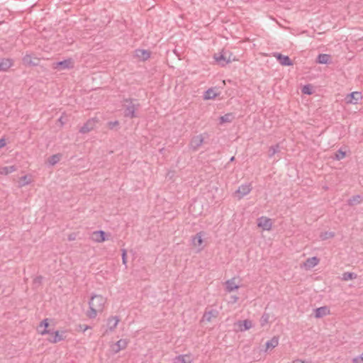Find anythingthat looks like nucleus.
<instances>
[{
    "instance_id": "423d86ee",
    "label": "nucleus",
    "mask_w": 363,
    "mask_h": 363,
    "mask_svg": "<svg viewBox=\"0 0 363 363\" xmlns=\"http://www.w3.org/2000/svg\"><path fill=\"white\" fill-rule=\"evenodd\" d=\"M252 190L250 184H242L239 186L235 194L238 195V199H240L243 196L247 195Z\"/></svg>"
},
{
    "instance_id": "473e14b6",
    "label": "nucleus",
    "mask_w": 363,
    "mask_h": 363,
    "mask_svg": "<svg viewBox=\"0 0 363 363\" xmlns=\"http://www.w3.org/2000/svg\"><path fill=\"white\" fill-rule=\"evenodd\" d=\"M60 157L61 156L59 154L53 155L49 157L48 162L51 165H54L60 161Z\"/></svg>"
},
{
    "instance_id": "f8f14e48",
    "label": "nucleus",
    "mask_w": 363,
    "mask_h": 363,
    "mask_svg": "<svg viewBox=\"0 0 363 363\" xmlns=\"http://www.w3.org/2000/svg\"><path fill=\"white\" fill-rule=\"evenodd\" d=\"M91 239L96 242H102L107 240L104 230L94 231L91 234Z\"/></svg>"
},
{
    "instance_id": "c03bdc74",
    "label": "nucleus",
    "mask_w": 363,
    "mask_h": 363,
    "mask_svg": "<svg viewBox=\"0 0 363 363\" xmlns=\"http://www.w3.org/2000/svg\"><path fill=\"white\" fill-rule=\"evenodd\" d=\"M42 279H43V277L41 276L37 277L35 278L34 282L40 284V283H41Z\"/></svg>"
},
{
    "instance_id": "aec40b11",
    "label": "nucleus",
    "mask_w": 363,
    "mask_h": 363,
    "mask_svg": "<svg viewBox=\"0 0 363 363\" xmlns=\"http://www.w3.org/2000/svg\"><path fill=\"white\" fill-rule=\"evenodd\" d=\"M225 290L228 292H231L235 291L239 288V286L235 283V278L227 280L225 283Z\"/></svg>"
},
{
    "instance_id": "1a4fd4ad",
    "label": "nucleus",
    "mask_w": 363,
    "mask_h": 363,
    "mask_svg": "<svg viewBox=\"0 0 363 363\" xmlns=\"http://www.w3.org/2000/svg\"><path fill=\"white\" fill-rule=\"evenodd\" d=\"M362 98V94L358 91H354L347 95L345 101L347 104H357L358 101Z\"/></svg>"
},
{
    "instance_id": "c756f323",
    "label": "nucleus",
    "mask_w": 363,
    "mask_h": 363,
    "mask_svg": "<svg viewBox=\"0 0 363 363\" xmlns=\"http://www.w3.org/2000/svg\"><path fill=\"white\" fill-rule=\"evenodd\" d=\"M362 201V197L359 195L352 196L347 201V203L350 206H354L355 204L360 203Z\"/></svg>"
},
{
    "instance_id": "4468645a",
    "label": "nucleus",
    "mask_w": 363,
    "mask_h": 363,
    "mask_svg": "<svg viewBox=\"0 0 363 363\" xmlns=\"http://www.w3.org/2000/svg\"><path fill=\"white\" fill-rule=\"evenodd\" d=\"M274 56L277 57L281 65L291 66L293 65L291 60L286 55H283L280 53H276Z\"/></svg>"
},
{
    "instance_id": "37998d69",
    "label": "nucleus",
    "mask_w": 363,
    "mask_h": 363,
    "mask_svg": "<svg viewBox=\"0 0 363 363\" xmlns=\"http://www.w3.org/2000/svg\"><path fill=\"white\" fill-rule=\"evenodd\" d=\"M353 363H359V361H361L363 363V353L357 357L353 359Z\"/></svg>"
},
{
    "instance_id": "2eb2a0df",
    "label": "nucleus",
    "mask_w": 363,
    "mask_h": 363,
    "mask_svg": "<svg viewBox=\"0 0 363 363\" xmlns=\"http://www.w3.org/2000/svg\"><path fill=\"white\" fill-rule=\"evenodd\" d=\"M13 60L9 58H3L0 60V72L7 71L13 66Z\"/></svg>"
},
{
    "instance_id": "cd10ccee",
    "label": "nucleus",
    "mask_w": 363,
    "mask_h": 363,
    "mask_svg": "<svg viewBox=\"0 0 363 363\" xmlns=\"http://www.w3.org/2000/svg\"><path fill=\"white\" fill-rule=\"evenodd\" d=\"M175 360H177L175 363H191V362L189 355H179L176 357Z\"/></svg>"
},
{
    "instance_id": "8fccbe9b",
    "label": "nucleus",
    "mask_w": 363,
    "mask_h": 363,
    "mask_svg": "<svg viewBox=\"0 0 363 363\" xmlns=\"http://www.w3.org/2000/svg\"><path fill=\"white\" fill-rule=\"evenodd\" d=\"M235 160V157H232L230 160V162H233Z\"/></svg>"
},
{
    "instance_id": "f3484780",
    "label": "nucleus",
    "mask_w": 363,
    "mask_h": 363,
    "mask_svg": "<svg viewBox=\"0 0 363 363\" xmlns=\"http://www.w3.org/2000/svg\"><path fill=\"white\" fill-rule=\"evenodd\" d=\"M319 261L320 260L317 257H310L306 260L303 265L306 267V269H309L318 265Z\"/></svg>"
},
{
    "instance_id": "b1692460",
    "label": "nucleus",
    "mask_w": 363,
    "mask_h": 363,
    "mask_svg": "<svg viewBox=\"0 0 363 363\" xmlns=\"http://www.w3.org/2000/svg\"><path fill=\"white\" fill-rule=\"evenodd\" d=\"M17 168L16 166H9V167H0V174L2 175H7L10 173H12L15 171H16Z\"/></svg>"
},
{
    "instance_id": "6ab92c4d",
    "label": "nucleus",
    "mask_w": 363,
    "mask_h": 363,
    "mask_svg": "<svg viewBox=\"0 0 363 363\" xmlns=\"http://www.w3.org/2000/svg\"><path fill=\"white\" fill-rule=\"evenodd\" d=\"M127 345L128 341L125 339H121L112 347V350L115 352H118L120 350L125 349Z\"/></svg>"
},
{
    "instance_id": "bb28decb",
    "label": "nucleus",
    "mask_w": 363,
    "mask_h": 363,
    "mask_svg": "<svg viewBox=\"0 0 363 363\" xmlns=\"http://www.w3.org/2000/svg\"><path fill=\"white\" fill-rule=\"evenodd\" d=\"M49 326V323H48V318H45L44 319L40 324L39 327L41 328V327H44V329L43 330H40L39 333L41 334V335H45V334H48V333H50V330H48V327Z\"/></svg>"
},
{
    "instance_id": "0eeeda50",
    "label": "nucleus",
    "mask_w": 363,
    "mask_h": 363,
    "mask_svg": "<svg viewBox=\"0 0 363 363\" xmlns=\"http://www.w3.org/2000/svg\"><path fill=\"white\" fill-rule=\"evenodd\" d=\"M120 321V318L118 316H111L107 320V330H106V333L109 332H113L117 327L118 323Z\"/></svg>"
},
{
    "instance_id": "39448f33",
    "label": "nucleus",
    "mask_w": 363,
    "mask_h": 363,
    "mask_svg": "<svg viewBox=\"0 0 363 363\" xmlns=\"http://www.w3.org/2000/svg\"><path fill=\"white\" fill-rule=\"evenodd\" d=\"M65 331H62L61 333H60L58 330L54 332L50 331V333H48L50 335V337L48 338V340L51 343L59 342L65 340Z\"/></svg>"
},
{
    "instance_id": "a18cd8bd",
    "label": "nucleus",
    "mask_w": 363,
    "mask_h": 363,
    "mask_svg": "<svg viewBox=\"0 0 363 363\" xmlns=\"http://www.w3.org/2000/svg\"><path fill=\"white\" fill-rule=\"evenodd\" d=\"M6 145V142L4 140V139H1L0 140V148L4 147Z\"/></svg>"
},
{
    "instance_id": "ea45409f",
    "label": "nucleus",
    "mask_w": 363,
    "mask_h": 363,
    "mask_svg": "<svg viewBox=\"0 0 363 363\" xmlns=\"http://www.w3.org/2000/svg\"><path fill=\"white\" fill-rule=\"evenodd\" d=\"M126 250L125 249L122 250V261L123 264L126 265L127 259H126Z\"/></svg>"
},
{
    "instance_id": "3c124183",
    "label": "nucleus",
    "mask_w": 363,
    "mask_h": 363,
    "mask_svg": "<svg viewBox=\"0 0 363 363\" xmlns=\"http://www.w3.org/2000/svg\"><path fill=\"white\" fill-rule=\"evenodd\" d=\"M59 121H60V122L62 123V117H61V118H60Z\"/></svg>"
},
{
    "instance_id": "ddd939ff",
    "label": "nucleus",
    "mask_w": 363,
    "mask_h": 363,
    "mask_svg": "<svg viewBox=\"0 0 363 363\" xmlns=\"http://www.w3.org/2000/svg\"><path fill=\"white\" fill-rule=\"evenodd\" d=\"M218 311L216 309H211L209 311H206L203 315L202 320L211 322L212 320V319L216 318L218 316Z\"/></svg>"
},
{
    "instance_id": "58836bf2",
    "label": "nucleus",
    "mask_w": 363,
    "mask_h": 363,
    "mask_svg": "<svg viewBox=\"0 0 363 363\" xmlns=\"http://www.w3.org/2000/svg\"><path fill=\"white\" fill-rule=\"evenodd\" d=\"M345 157V152H343L342 150H339L337 151L335 154V159L337 160H340L343 159Z\"/></svg>"
},
{
    "instance_id": "09e8293b",
    "label": "nucleus",
    "mask_w": 363,
    "mask_h": 363,
    "mask_svg": "<svg viewBox=\"0 0 363 363\" xmlns=\"http://www.w3.org/2000/svg\"><path fill=\"white\" fill-rule=\"evenodd\" d=\"M292 363H305L303 361H301V360H296V361H294Z\"/></svg>"
},
{
    "instance_id": "4c0bfd02",
    "label": "nucleus",
    "mask_w": 363,
    "mask_h": 363,
    "mask_svg": "<svg viewBox=\"0 0 363 363\" xmlns=\"http://www.w3.org/2000/svg\"><path fill=\"white\" fill-rule=\"evenodd\" d=\"M302 92L305 94H308V95L311 94L313 93L311 85H310V84L305 85L302 88Z\"/></svg>"
},
{
    "instance_id": "72a5a7b5",
    "label": "nucleus",
    "mask_w": 363,
    "mask_h": 363,
    "mask_svg": "<svg viewBox=\"0 0 363 363\" xmlns=\"http://www.w3.org/2000/svg\"><path fill=\"white\" fill-rule=\"evenodd\" d=\"M335 236V233L333 232H323L320 235V238L322 240H325L329 238H332Z\"/></svg>"
},
{
    "instance_id": "c9c22d12",
    "label": "nucleus",
    "mask_w": 363,
    "mask_h": 363,
    "mask_svg": "<svg viewBox=\"0 0 363 363\" xmlns=\"http://www.w3.org/2000/svg\"><path fill=\"white\" fill-rule=\"evenodd\" d=\"M216 96V93L212 89H208L204 94V99H212Z\"/></svg>"
},
{
    "instance_id": "20e7f679",
    "label": "nucleus",
    "mask_w": 363,
    "mask_h": 363,
    "mask_svg": "<svg viewBox=\"0 0 363 363\" xmlns=\"http://www.w3.org/2000/svg\"><path fill=\"white\" fill-rule=\"evenodd\" d=\"M204 138L202 135H194L190 141L189 146L191 150L196 151L203 145Z\"/></svg>"
},
{
    "instance_id": "49530a36",
    "label": "nucleus",
    "mask_w": 363,
    "mask_h": 363,
    "mask_svg": "<svg viewBox=\"0 0 363 363\" xmlns=\"http://www.w3.org/2000/svg\"><path fill=\"white\" fill-rule=\"evenodd\" d=\"M231 298L233 299V301H232L233 303H236L238 300V297L236 296H233L231 297Z\"/></svg>"
},
{
    "instance_id": "393cba45",
    "label": "nucleus",
    "mask_w": 363,
    "mask_h": 363,
    "mask_svg": "<svg viewBox=\"0 0 363 363\" xmlns=\"http://www.w3.org/2000/svg\"><path fill=\"white\" fill-rule=\"evenodd\" d=\"M330 60V55L328 54H319L317 57V62L319 64H328Z\"/></svg>"
},
{
    "instance_id": "9b49d317",
    "label": "nucleus",
    "mask_w": 363,
    "mask_h": 363,
    "mask_svg": "<svg viewBox=\"0 0 363 363\" xmlns=\"http://www.w3.org/2000/svg\"><path fill=\"white\" fill-rule=\"evenodd\" d=\"M23 62L27 66H36L39 64L40 59L36 57H33L31 55H26L23 57Z\"/></svg>"
},
{
    "instance_id": "a19ab883",
    "label": "nucleus",
    "mask_w": 363,
    "mask_h": 363,
    "mask_svg": "<svg viewBox=\"0 0 363 363\" xmlns=\"http://www.w3.org/2000/svg\"><path fill=\"white\" fill-rule=\"evenodd\" d=\"M118 124L119 123L118 121H114L108 122V125L109 128L113 129L115 126L118 125Z\"/></svg>"
},
{
    "instance_id": "dca6fc26",
    "label": "nucleus",
    "mask_w": 363,
    "mask_h": 363,
    "mask_svg": "<svg viewBox=\"0 0 363 363\" xmlns=\"http://www.w3.org/2000/svg\"><path fill=\"white\" fill-rule=\"evenodd\" d=\"M315 317L316 318H320L323 316L330 314V310L327 306H322L315 309Z\"/></svg>"
},
{
    "instance_id": "a211bd4d",
    "label": "nucleus",
    "mask_w": 363,
    "mask_h": 363,
    "mask_svg": "<svg viewBox=\"0 0 363 363\" xmlns=\"http://www.w3.org/2000/svg\"><path fill=\"white\" fill-rule=\"evenodd\" d=\"M214 59L218 64L221 65L222 66H225L230 62V59L226 58L225 53H219L215 55Z\"/></svg>"
},
{
    "instance_id": "5701e85b",
    "label": "nucleus",
    "mask_w": 363,
    "mask_h": 363,
    "mask_svg": "<svg viewBox=\"0 0 363 363\" xmlns=\"http://www.w3.org/2000/svg\"><path fill=\"white\" fill-rule=\"evenodd\" d=\"M279 344V338L276 336L273 337L270 340H268L266 342V348L267 350H272L277 347Z\"/></svg>"
},
{
    "instance_id": "6e6552de",
    "label": "nucleus",
    "mask_w": 363,
    "mask_h": 363,
    "mask_svg": "<svg viewBox=\"0 0 363 363\" xmlns=\"http://www.w3.org/2000/svg\"><path fill=\"white\" fill-rule=\"evenodd\" d=\"M97 122L96 120L94 118H91L88 120L79 129V132L81 133H87L92 130L96 125V123Z\"/></svg>"
},
{
    "instance_id": "de8ad7c7",
    "label": "nucleus",
    "mask_w": 363,
    "mask_h": 363,
    "mask_svg": "<svg viewBox=\"0 0 363 363\" xmlns=\"http://www.w3.org/2000/svg\"><path fill=\"white\" fill-rule=\"evenodd\" d=\"M75 239V235H69V237H68V240H74Z\"/></svg>"
},
{
    "instance_id": "f704fd0d",
    "label": "nucleus",
    "mask_w": 363,
    "mask_h": 363,
    "mask_svg": "<svg viewBox=\"0 0 363 363\" xmlns=\"http://www.w3.org/2000/svg\"><path fill=\"white\" fill-rule=\"evenodd\" d=\"M21 183L20 184V186H26V185H28V184H30L31 183V179L30 178L29 176L28 175H25V176H23L21 177Z\"/></svg>"
},
{
    "instance_id": "7c9ffc66",
    "label": "nucleus",
    "mask_w": 363,
    "mask_h": 363,
    "mask_svg": "<svg viewBox=\"0 0 363 363\" xmlns=\"http://www.w3.org/2000/svg\"><path fill=\"white\" fill-rule=\"evenodd\" d=\"M357 277V274L354 272H345L342 274V279L343 281H348L356 279Z\"/></svg>"
},
{
    "instance_id": "7ed1b4c3",
    "label": "nucleus",
    "mask_w": 363,
    "mask_h": 363,
    "mask_svg": "<svg viewBox=\"0 0 363 363\" xmlns=\"http://www.w3.org/2000/svg\"><path fill=\"white\" fill-rule=\"evenodd\" d=\"M74 67V62L71 58L57 62L53 64V68L60 70L69 69Z\"/></svg>"
},
{
    "instance_id": "f257e3e1",
    "label": "nucleus",
    "mask_w": 363,
    "mask_h": 363,
    "mask_svg": "<svg viewBox=\"0 0 363 363\" xmlns=\"http://www.w3.org/2000/svg\"><path fill=\"white\" fill-rule=\"evenodd\" d=\"M106 303V298L103 296H92L89 301V309L86 311V316L90 319L95 318L99 313L103 312Z\"/></svg>"
},
{
    "instance_id": "79ce46f5",
    "label": "nucleus",
    "mask_w": 363,
    "mask_h": 363,
    "mask_svg": "<svg viewBox=\"0 0 363 363\" xmlns=\"http://www.w3.org/2000/svg\"><path fill=\"white\" fill-rule=\"evenodd\" d=\"M78 327L79 330L82 331L83 333L85 332L86 330L91 328V327H89L87 325H79Z\"/></svg>"
},
{
    "instance_id": "412c9836",
    "label": "nucleus",
    "mask_w": 363,
    "mask_h": 363,
    "mask_svg": "<svg viewBox=\"0 0 363 363\" xmlns=\"http://www.w3.org/2000/svg\"><path fill=\"white\" fill-rule=\"evenodd\" d=\"M135 56L140 60L145 61L150 58V52L145 50H136Z\"/></svg>"
},
{
    "instance_id": "c85d7f7f",
    "label": "nucleus",
    "mask_w": 363,
    "mask_h": 363,
    "mask_svg": "<svg viewBox=\"0 0 363 363\" xmlns=\"http://www.w3.org/2000/svg\"><path fill=\"white\" fill-rule=\"evenodd\" d=\"M233 113H226L220 117V123H230L233 121Z\"/></svg>"
},
{
    "instance_id": "a878e982",
    "label": "nucleus",
    "mask_w": 363,
    "mask_h": 363,
    "mask_svg": "<svg viewBox=\"0 0 363 363\" xmlns=\"http://www.w3.org/2000/svg\"><path fill=\"white\" fill-rule=\"evenodd\" d=\"M203 234L201 232L196 233L192 238V243L194 246H201L203 243L202 239Z\"/></svg>"
},
{
    "instance_id": "2f4dec72",
    "label": "nucleus",
    "mask_w": 363,
    "mask_h": 363,
    "mask_svg": "<svg viewBox=\"0 0 363 363\" xmlns=\"http://www.w3.org/2000/svg\"><path fill=\"white\" fill-rule=\"evenodd\" d=\"M279 152V145L277 144L271 146L269 150V157H272L276 153Z\"/></svg>"
},
{
    "instance_id": "e433bc0d",
    "label": "nucleus",
    "mask_w": 363,
    "mask_h": 363,
    "mask_svg": "<svg viewBox=\"0 0 363 363\" xmlns=\"http://www.w3.org/2000/svg\"><path fill=\"white\" fill-rule=\"evenodd\" d=\"M269 319V315L268 313H264L260 318V324L262 326L265 325Z\"/></svg>"
},
{
    "instance_id": "9d476101",
    "label": "nucleus",
    "mask_w": 363,
    "mask_h": 363,
    "mask_svg": "<svg viewBox=\"0 0 363 363\" xmlns=\"http://www.w3.org/2000/svg\"><path fill=\"white\" fill-rule=\"evenodd\" d=\"M257 225L263 230H269L272 228V223L270 218L261 217L257 220Z\"/></svg>"
},
{
    "instance_id": "4be33fe9",
    "label": "nucleus",
    "mask_w": 363,
    "mask_h": 363,
    "mask_svg": "<svg viewBox=\"0 0 363 363\" xmlns=\"http://www.w3.org/2000/svg\"><path fill=\"white\" fill-rule=\"evenodd\" d=\"M240 331H245L252 327V321L250 320H240L238 322Z\"/></svg>"
},
{
    "instance_id": "f03ea898",
    "label": "nucleus",
    "mask_w": 363,
    "mask_h": 363,
    "mask_svg": "<svg viewBox=\"0 0 363 363\" xmlns=\"http://www.w3.org/2000/svg\"><path fill=\"white\" fill-rule=\"evenodd\" d=\"M123 106V114L126 118H134L138 116L137 111L140 108V104L136 100L131 99H126L124 100Z\"/></svg>"
}]
</instances>
